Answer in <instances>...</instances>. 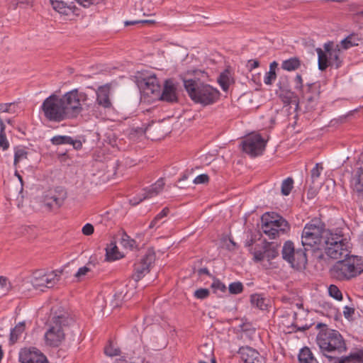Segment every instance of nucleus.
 I'll return each mask as SVG.
<instances>
[{"instance_id":"nucleus-26","label":"nucleus","mask_w":363,"mask_h":363,"mask_svg":"<svg viewBox=\"0 0 363 363\" xmlns=\"http://www.w3.org/2000/svg\"><path fill=\"white\" fill-rule=\"evenodd\" d=\"M298 361L299 363H318L308 347H304L300 350Z\"/></svg>"},{"instance_id":"nucleus-1","label":"nucleus","mask_w":363,"mask_h":363,"mask_svg":"<svg viewBox=\"0 0 363 363\" xmlns=\"http://www.w3.org/2000/svg\"><path fill=\"white\" fill-rule=\"evenodd\" d=\"M86 100L87 95L84 92L74 89L61 96L55 94L50 95L43 101L40 109L48 121L60 123L76 118Z\"/></svg>"},{"instance_id":"nucleus-5","label":"nucleus","mask_w":363,"mask_h":363,"mask_svg":"<svg viewBox=\"0 0 363 363\" xmlns=\"http://www.w3.org/2000/svg\"><path fill=\"white\" fill-rule=\"evenodd\" d=\"M324 225L319 220L306 223L301 234V244L306 250H320L323 242Z\"/></svg>"},{"instance_id":"nucleus-23","label":"nucleus","mask_w":363,"mask_h":363,"mask_svg":"<svg viewBox=\"0 0 363 363\" xmlns=\"http://www.w3.org/2000/svg\"><path fill=\"white\" fill-rule=\"evenodd\" d=\"M67 197V193L64 190L55 192L50 196H46L45 204L48 207H60Z\"/></svg>"},{"instance_id":"nucleus-15","label":"nucleus","mask_w":363,"mask_h":363,"mask_svg":"<svg viewBox=\"0 0 363 363\" xmlns=\"http://www.w3.org/2000/svg\"><path fill=\"white\" fill-rule=\"evenodd\" d=\"M164 186V179L160 178L155 184L144 189V192L139 198H133L130 200L132 205L135 206L145 199L156 196L162 192Z\"/></svg>"},{"instance_id":"nucleus-50","label":"nucleus","mask_w":363,"mask_h":363,"mask_svg":"<svg viewBox=\"0 0 363 363\" xmlns=\"http://www.w3.org/2000/svg\"><path fill=\"white\" fill-rule=\"evenodd\" d=\"M294 88L297 90H301L303 88V80L300 74H297L294 79Z\"/></svg>"},{"instance_id":"nucleus-39","label":"nucleus","mask_w":363,"mask_h":363,"mask_svg":"<svg viewBox=\"0 0 363 363\" xmlns=\"http://www.w3.org/2000/svg\"><path fill=\"white\" fill-rule=\"evenodd\" d=\"M329 295L337 301L342 299V295L340 289L335 285H330L328 288Z\"/></svg>"},{"instance_id":"nucleus-58","label":"nucleus","mask_w":363,"mask_h":363,"mask_svg":"<svg viewBox=\"0 0 363 363\" xmlns=\"http://www.w3.org/2000/svg\"><path fill=\"white\" fill-rule=\"evenodd\" d=\"M74 147L76 148V149H79V148H81L82 147V143L80 141H74L73 140V143H72Z\"/></svg>"},{"instance_id":"nucleus-14","label":"nucleus","mask_w":363,"mask_h":363,"mask_svg":"<svg viewBox=\"0 0 363 363\" xmlns=\"http://www.w3.org/2000/svg\"><path fill=\"white\" fill-rule=\"evenodd\" d=\"M18 360L21 363H48L47 357L34 347L21 350Z\"/></svg>"},{"instance_id":"nucleus-41","label":"nucleus","mask_w":363,"mask_h":363,"mask_svg":"<svg viewBox=\"0 0 363 363\" xmlns=\"http://www.w3.org/2000/svg\"><path fill=\"white\" fill-rule=\"evenodd\" d=\"M229 291L232 294H238L243 290V286L241 282H233L229 285Z\"/></svg>"},{"instance_id":"nucleus-38","label":"nucleus","mask_w":363,"mask_h":363,"mask_svg":"<svg viewBox=\"0 0 363 363\" xmlns=\"http://www.w3.org/2000/svg\"><path fill=\"white\" fill-rule=\"evenodd\" d=\"M91 272V269L87 266L79 267L77 272L74 274V277L78 280L81 281L86 277L89 273Z\"/></svg>"},{"instance_id":"nucleus-17","label":"nucleus","mask_w":363,"mask_h":363,"mask_svg":"<svg viewBox=\"0 0 363 363\" xmlns=\"http://www.w3.org/2000/svg\"><path fill=\"white\" fill-rule=\"evenodd\" d=\"M157 100L167 102H176L177 101V88L171 80H167L164 84L163 90L159 91V96Z\"/></svg>"},{"instance_id":"nucleus-62","label":"nucleus","mask_w":363,"mask_h":363,"mask_svg":"<svg viewBox=\"0 0 363 363\" xmlns=\"http://www.w3.org/2000/svg\"><path fill=\"white\" fill-rule=\"evenodd\" d=\"M277 256V252L275 251H272V252H269V257H267L268 258H274Z\"/></svg>"},{"instance_id":"nucleus-43","label":"nucleus","mask_w":363,"mask_h":363,"mask_svg":"<svg viewBox=\"0 0 363 363\" xmlns=\"http://www.w3.org/2000/svg\"><path fill=\"white\" fill-rule=\"evenodd\" d=\"M209 294L210 291L208 289L203 288L196 290L194 294V297L200 300H203L208 298Z\"/></svg>"},{"instance_id":"nucleus-20","label":"nucleus","mask_w":363,"mask_h":363,"mask_svg":"<svg viewBox=\"0 0 363 363\" xmlns=\"http://www.w3.org/2000/svg\"><path fill=\"white\" fill-rule=\"evenodd\" d=\"M96 102L99 106L105 108H111L112 106L110 99V86L107 84L101 86L96 91Z\"/></svg>"},{"instance_id":"nucleus-53","label":"nucleus","mask_w":363,"mask_h":363,"mask_svg":"<svg viewBox=\"0 0 363 363\" xmlns=\"http://www.w3.org/2000/svg\"><path fill=\"white\" fill-rule=\"evenodd\" d=\"M354 313V309L350 306H345L343 308V315L346 318H350Z\"/></svg>"},{"instance_id":"nucleus-27","label":"nucleus","mask_w":363,"mask_h":363,"mask_svg":"<svg viewBox=\"0 0 363 363\" xmlns=\"http://www.w3.org/2000/svg\"><path fill=\"white\" fill-rule=\"evenodd\" d=\"M132 294H129L126 289H122L121 291L116 292L111 301L113 307H118L123 301H125L130 298Z\"/></svg>"},{"instance_id":"nucleus-30","label":"nucleus","mask_w":363,"mask_h":363,"mask_svg":"<svg viewBox=\"0 0 363 363\" xmlns=\"http://www.w3.org/2000/svg\"><path fill=\"white\" fill-rule=\"evenodd\" d=\"M250 301L254 306H256L261 310L267 309L268 305L267 303V301L260 294H252L250 297Z\"/></svg>"},{"instance_id":"nucleus-57","label":"nucleus","mask_w":363,"mask_h":363,"mask_svg":"<svg viewBox=\"0 0 363 363\" xmlns=\"http://www.w3.org/2000/svg\"><path fill=\"white\" fill-rule=\"evenodd\" d=\"M148 21L145 20V21H126L125 22V25L126 26H128V25H134L135 23H147Z\"/></svg>"},{"instance_id":"nucleus-22","label":"nucleus","mask_w":363,"mask_h":363,"mask_svg":"<svg viewBox=\"0 0 363 363\" xmlns=\"http://www.w3.org/2000/svg\"><path fill=\"white\" fill-rule=\"evenodd\" d=\"M363 38L361 34L352 33L340 42L343 50H348L352 47L358 46L362 43Z\"/></svg>"},{"instance_id":"nucleus-11","label":"nucleus","mask_w":363,"mask_h":363,"mask_svg":"<svg viewBox=\"0 0 363 363\" xmlns=\"http://www.w3.org/2000/svg\"><path fill=\"white\" fill-rule=\"evenodd\" d=\"M59 277L56 272H45L39 270L33 273L31 283L34 289L44 291L45 289L53 287L59 281Z\"/></svg>"},{"instance_id":"nucleus-54","label":"nucleus","mask_w":363,"mask_h":363,"mask_svg":"<svg viewBox=\"0 0 363 363\" xmlns=\"http://www.w3.org/2000/svg\"><path fill=\"white\" fill-rule=\"evenodd\" d=\"M169 213V209L167 207L164 208L158 214L156 215V216L162 220H164V219L167 216V215Z\"/></svg>"},{"instance_id":"nucleus-40","label":"nucleus","mask_w":363,"mask_h":363,"mask_svg":"<svg viewBox=\"0 0 363 363\" xmlns=\"http://www.w3.org/2000/svg\"><path fill=\"white\" fill-rule=\"evenodd\" d=\"M120 243L124 247L131 249L132 247H133L135 242L134 240L131 239L127 234L125 233L122 235Z\"/></svg>"},{"instance_id":"nucleus-3","label":"nucleus","mask_w":363,"mask_h":363,"mask_svg":"<svg viewBox=\"0 0 363 363\" xmlns=\"http://www.w3.org/2000/svg\"><path fill=\"white\" fill-rule=\"evenodd\" d=\"M184 86L189 97L203 106L214 104L219 98V91L199 79H184Z\"/></svg>"},{"instance_id":"nucleus-36","label":"nucleus","mask_w":363,"mask_h":363,"mask_svg":"<svg viewBox=\"0 0 363 363\" xmlns=\"http://www.w3.org/2000/svg\"><path fill=\"white\" fill-rule=\"evenodd\" d=\"M5 125L3 120L0 118V148L3 150H6L9 147V143L4 134Z\"/></svg>"},{"instance_id":"nucleus-48","label":"nucleus","mask_w":363,"mask_h":363,"mask_svg":"<svg viewBox=\"0 0 363 363\" xmlns=\"http://www.w3.org/2000/svg\"><path fill=\"white\" fill-rule=\"evenodd\" d=\"M164 222L165 220H160L155 216V217L150 222L149 225V228L156 230L158 228H160L162 225V224L164 223Z\"/></svg>"},{"instance_id":"nucleus-33","label":"nucleus","mask_w":363,"mask_h":363,"mask_svg":"<svg viewBox=\"0 0 363 363\" xmlns=\"http://www.w3.org/2000/svg\"><path fill=\"white\" fill-rule=\"evenodd\" d=\"M27 157L28 152L24 147H16L14 151V165L16 167L18 164L26 160Z\"/></svg>"},{"instance_id":"nucleus-37","label":"nucleus","mask_w":363,"mask_h":363,"mask_svg":"<svg viewBox=\"0 0 363 363\" xmlns=\"http://www.w3.org/2000/svg\"><path fill=\"white\" fill-rule=\"evenodd\" d=\"M51 142L53 145H62V144H72L73 139L70 136L67 135H56L51 138Z\"/></svg>"},{"instance_id":"nucleus-42","label":"nucleus","mask_w":363,"mask_h":363,"mask_svg":"<svg viewBox=\"0 0 363 363\" xmlns=\"http://www.w3.org/2000/svg\"><path fill=\"white\" fill-rule=\"evenodd\" d=\"M323 167L321 164L317 163L315 167L311 169V179L312 182L314 183L320 176L323 171Z\"/></svg>"},{"instance_id":"nucleus-10","label":"nucleus","mask_w":363,"mask_h":363,"mask_svg":"<svg viewBox=\"0 0 363 363\" xmlns=\"http://www.w3.org/2000/svg\"><path fill=\"white\" fill-rule=\"evenodd\" d=\"M138 86L142 96L148 102L157 100L160 84L155 74H149L138 80Z\"/></svg>"},{"instance_id":"nucleus-2","label":"nucleus","mask_w":363,"mask_h":363,"mask_svg":"<svg viewBox=\"0 0 363 363\" xmlns=\"http://www.w3.org/2000/svg\"><path fill=\"white\" fill-rule=\"evenodd\" d=\"M316 343L320 352L327 358L333 359L336 355L347 350L346 343L342 335L337 330L325 328L320 330L316 337Z\"/></svg>"},{"instance_id":"nucleus-44","label":"nucleus","mask_w":363,"mask_h":363,"mask_svg":"<svg viewBox=\"0 0 363 363\" xmlns=\"http://www.w3.org/2000/svg\"><path fill=\"white\" fill-rule=\"evenodd\" d=\"M254 259L256 262H261L265 259L267 257H269V250H256L253 253Z\"/></svg>"},{"instance_id":"nucleus-24","label":"nucleus","mask_w":363,"mask_h":363,"mask_svg":"<svg viewBox=\"0 0 363 363\" xmlns=\"http://www.w3.org/2000/svg\"><path fill=\"white\" fill-rule=\"evenodd\" d=\"M350 185L354 191L363 195V169L362 168L355 171L351 179Z\"/></svg>"},{"instance_id":"nucleus-21","label":"nucleus","mask_w":363,"mask_h":363,"mask_svg":"<svg viewBox=\"0 0 363 363\" xmlns=\"http://www.w3.org/2000/svg\"><path fill=\"white\" fill-rule=\"evenodd\" d=\"M335 363H363V349H355L347 356L335 358Z\"/></svg>"},{"instance_id":"nucleus-7","label":"nucleus","mask_w":363,"mask_h":363,"mask_svg":"<svg viewBox=\"0 0 363 363\" xmlns=\"http://www.w3.org/2000/svg\"><path fill=\"white\" fill-rule=\"evenodd\" d=\"M324 242L325 252L331 259H338L349 255L350 243L342 235L330 233Z\"/></svg>"},{"instance_id":"nucleus-19","label":"nucleus","mask_w":363,"mask_h":363,"mask_svg":"<svg viewBox=\"0 0 363 363\" xmlns=\"http://www.w3.org/2000/svg\"><path fill=\"white\" fill-rule=\"evenodd\" d=\"M239 353L244 363L263 362V359L259 353L250 347H241L239 350Z\"/></svg>"},{"instance_id":"nucleus-46","label":"nucleus","mask_w":363,"mask_h":363,"mask_svg":"<svg viewBox=\"0 0 363 363\" xmlns=\"http://www.w3.org/2000/svg\"><path fill=\"white\" fill-rule=\"evenodd\" d=\"M105 354L109 357L118 356L120 354V350L118 347H113L111 344H109L104 349Z\"/></svg>"},{"instance_id":"nucleus-56","label":"nucleus","mask_w":363,"mask_h":363,"mask_svg":"<svg viewBox=\"0 0 363 363\" xmlns=\"http://www.w3.org/2000/svg\"><path fill=\"white\" fill-rule=\"evenodd\" d=\"M277 66H278V63L276 61L271 62L269 65V71L276 72V69H277Z\"/></svg>"},{"instance_id":"nucleus-9","label":"nucleus","mask_w":363,"mask_h":363,"mask_svg":"<svg viewBox=\"0 0 363 363\" xmlns=\"http://www.w3.org/2000/svg\"><path fill=\"white\" fill-rule=\"evenodd\" d=\"M306 250L303 248L296 249L293 242L286 241L282 247L283 259L291 266L298 270L303 269L307 264Z\"/></svg>"},{"instance_id":"nucleus-49","label":"nucleus","mask_w":363,"mask_h":363,"mask_svg":"<svg viewBox=\"0 0 363 363\" xmlns=\"http://www.w3.org/2000/svg\"><path fill=\"white\" fill-rule=\"evenodd\" d=\"M94 228L93 225L91 223L85 224L82 229V233L85 235H92L94 233Z\"/></svg>"},{"instance_id":"nucleus-64","label":"nucleus","mask_w":363,"mask_h":363,"mask_svg":"<svg viewBox=\"0 0 363 363\" xmlns=\"http://www.w3.org/2000/svg\"><path fill=\"white\" fill-rule=\"evenodd\" d=\"M201 272H203V273H206V274H208V269H201Z\"/></svg>"},{"instance_id":"nucleus-25","label":"nucleus","mask_w":363,"mask_h":363,"mask_svg":"<svg viewBox=\"0 0 363 363\" xmlns=\"http://www.w3.org/2000/svg\"><path fill=\"white\" fill-rule=\"evenodd\" d=\"M315 50L318 54V69L321 71L325 70L327 67L331 66L328 55L325 50H323L321 48H316Z\"/></svg>"},{"instance_id":"nucleus-13","label":"nucleus","mask_w":363,"mask_h":363,"mask_svg":"<svg viewBox=\"0 0 363 363\" xmlns=\"http://www.w3.org/2000/svg\"><path fill=\"white\" fill-rule=\"evenodd\" d=\"M155 261V255L152 252H147L134 264L133 279L137 282L150 272V269Z\"/></svg>"},{"instance_id":"nucleus-35","label":"nucleus","mask_w":363,"mask_h":363,"mask_svg":"<svg viewBox=\"0 0 363 363\" xmlns=\"http://www.w3.org/2000/svg\"><path fill=\"white\" fill-rule=\"evenodd\" d=\"M293 185L294 180L292 178L287 177L286 179H284L281 186V194L284 196H288L293 189Z\"/></svg>"},{"instance_id":"nucleus-4","label":"nucleus","mask_w":363,"mask_h":363,"mask_svg":"<svg viewBox=\"0 0 363 363\" xmlns=\"http://www.w3.org/2000/svg\"><path fill=\"white\" fill-rule=\"evenodd\" d=\"M336 262L330 269L332 277L339 281L350 280L363 272V259L358 256L344 257Z\"/></svg>"},{"instance_id":"nucleus-55","label":"nucleus","mask_w":363,"mask_h":363,"mask_svg":"<svg viewBox=\"0 0 363 363\" xmlns=\"http://www.w3.org/2000/svg\"><path fill=\"white\" fill-rule=\"evenodd\" d=\"M77 2L82 5V6L87 8L89 7L91 5L94 4L95 2V0H77Z\"/></svg>"},{"instance_id":"nucleus-34","label":"nucleus","mask_w":363,"mask_h":363,"mask_svg":"<svg viewBox=\"0 0 363 363\" xmlns=\"http://www.w3.org/2000/svg\"><path fill=\"white\" fill-rule=\"evenodd\" d=\"M106 259L108 260H116L120 257L116 245L111 242L106 249Z\"/></svg>"},{"instance_id":"nucleus-18","label":"nucleus","mask_w":363,"mask_h":363,"mask_svg":"<svg viewBox=\"0 0 363 363\" xmlns=\"http://www.w3.org/2000/svg\"><path fill=\"white\" fill-rule=\"evenodd\" d=\"M50 2L53 9L60 14L69 16L76 12L74 3L71 0H50Z\"/></svg>"},{"instance_id":"nucleus-32","label":"nucleus","mask_w":363,"mask_h":363,"mask_svg":"<svg viewBox=\"0 0 363 363\" xmlns=\"http://www.w3.org/2000/svg\"><path fill=\"white\" fill-rule=\"evenodd\" d=\"M211 286L213 293L219 297L223 296L227 291L226 286L218 279H215Z\"/></svg>"},{"instance_id":"nucleus-12","label":"nucleus","mask_w":363,"mask_h":363,"mask_svg":"<svg viewBox=\"0 0 363 363\" xmlns=\"http://www.w3.org/2000/svg\"><path fill=\"white\" fill-rule=\"evenodd\" d=\"M265 145L266 141L259 134L250 135L242 143V150L252 157L262 155Z\"/></svg>"},{"instance_id":"nucleus-29","label":"nucleus","mask_w":363,"mask_h":363,"mask_svg":"<svg viewBox=\"0 0 363 363\" xmlns=\"http://www.w3.org/2000/svg\"><path fill=\"white\" fill-rule=\"evenodd\" d=\"M218 82L222 89L223 91H227L232 82L230 73L228 71L222 72L218 79Z\"/></svg>"},{"instance_id":"nucleus-31","label":"nucleus","mask_w":363,"mask_h":363,"mask_svg":"<svg viewBox=\"0 0 363 363\" xmlns=\"http://www.w3.org/2000/svg\"><path fill=\"white\" fill-rule=\"evenodd\" d=\"M25 330V322H20L13 328L10 333V340L13 343L18 339L19 336Z\"/></svg>"},{"instance_id":"nucleus-6","label":"nucleus","mask_w":363,"mask_h":363,"mask_svg":"<svg viewBox=\"0 0 363 363\" xmlns=\"http://www.w3.org/2000/svg\"><path fill=\"white\" fill-rule=\"evenodd\" d=\"M262 230L269 239H276L286 233L290 228L286 219L274 212L264 213L261 218Z\"/></svg>"},{"instance_id":"nucleus-61","label":"nucleus","mask_w":363,"mask_h":363,"mask_svg":"<svg viewBox=\"0 0 363 363\" xmlns=\"http://www.w3.org/2000/svg\"><path fill=\"white\" fill-rule=\"evenodd\" d=\"M15 175L17 177V178L18 179L20 182L22 184L23 183V179H22L21 176L20 175V174L18 172L17 170H16V172H15Z\"/></svg>"},{"instance_id":"nucleus-47","label":"nucleus","mask_w":363,"mask_h":363,"mask_svg":"<svg viewBox=\"0 0 363 363\" xmlns=\"http://www.w3.org/2000/svg\"><path fill=\"white\" fill-rule=\"evenodd\" d=\"M209 181V177L206 174H201L195 177L193 182L195 184H206Z\"/></svg>"},{"instance_id":"nucleus-51","label":"nucleus","mask_w":363,"mask_h":363,"mask_svg":"<svg viewBox=\"0 0 363 363\" xmlns=\"http://www.w3.org/2000/svg\"><path fill=\"white\" fill-rule=\"evenodd\" d=\"M14 106L13 104L9 103V104H0V113H6V112H11V107Z\"/></svg>"},{"instance_id":"nucleus-59","label":"nucleus","mask_w":363,"mask_h":363,"mask_svg":"<svg viewBox=\"0 0 363 363\" xmlns=\"http://www.w3.org/2000/svg\"><path fill=\"white\" fill-rule=\"evenodd\" d=\"M6 282H7V279L4 277H0V284L1 286H5L6 284Z\"/></svg>"},{"instance_id":"nucleus-45","label":"nucleus","mask_w":363,"mask_h":363,"mask_svg":"<svg viewBox=\"0 0 363 363\" xmlns=\"http://www.w3.org/2000/svg\"><path fill=\"white\" fill-rule=\"evenodd\" d=\"M277 74L274 71H268L264 77V83L267 85H271L276 80Z\"/></svg>"},{"instance_id":"nucleus-8","label":"nucleus","mask_w":363,"mask_h":363,"mask_svg":"<svg viewBox=\"0 0 363 363\" xmlns=\"http://www.w3.org/2000/svg\"><path fill=\"white\" fill-rule=\"evenodd\" d=\"M65 313L54 316L52 318V325L45 334L46 344L57 347L65 339V327L72 322Z\"/></svg>"},{"instance_id":"nucleus-28","label":"nucleus","mask_w":363,"mask_h":363,"mask_svg":"<svg viewBox=\"0 0 363 363\" xmlns=\"http://www.w3.org/2000/svg\"><path fill=\"white\" fill-rule=\"evenodd\" d=\"M301 66V62L297 57H291L284 60L281 63V68L288 72H292Z\"/></svg>"},{"instance_id":"nucleus-63","label":"nucleus","mask_w":363,"mask_h":363,"mask_svg":"<svg viewBox=\"0 0 363 363\" xmlns=\"http://www.w3.org/2000/svg\"><path fill=\"white\" fill-rule=\"evenodd\" d=\"M3 357H4V352H3V350H2V347L0 345V362L3 359Z\"/></svg>"},{"instance_id":"nucleus-52","label":"nucleus","mask_w":363,"mask_h":363,"mask_svg":"<svg viewBox=\"0 0 363 363\" xmlns=\"http://www.w3.org/2000/svg\"><path fill=\"white\" fill-rule=\"evenodd\" d=\"M259 62L257 60H250L247 61V67L250 71L258 67Z\"/></svg>"},{"instance_id":"nucleus-60","label":"nucleus","mask_w":363,"mask_h":363,"mask_svg":"<svg viewBox=\"0 0 363 363\" xmlns=\"http://www.w3.org/2000/svg\"><path fill=\"white\" fill-rule=\"evenodd\" d=\"M357 18L359 21L363 22V10L357 13Z\"/></svg>"},{"instance_id":"nucleus-16","label":"nucleus","mask_w":363,"mask_h":363,"mask_svg":"<svg viewBox=\"0 0 363 363\" xmlns=\"http://www.w3.org/2000/svg\"><path fill=\"white\" fill-rule=\"evenodd\" d=\"M323 48L328 55L331 67L338 68L341 65V55L342 50H343L340 45L336 44L335 45L333 42H328L324 44Z\"/></svg>"}]
</instances>
